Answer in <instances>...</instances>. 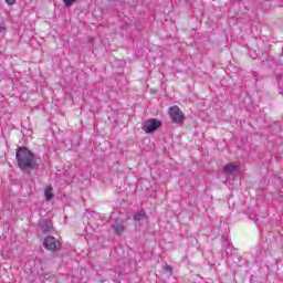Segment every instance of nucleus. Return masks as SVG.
<instances>
[{
  "label": "nucleus",
  "instance_id": "f257e3e1",
  "mask_svg": "<svg viewBox=\"0 0 283 283\" xmlns=\"http://www.w3.org/2000/svg\"><path fill=\"white\" fill-rule=\"evenodd\" d=\"M15 159L19 169H21V171H27V174L36 169V167H39V160H41L34 153L28 149V147H18Z\"/></svg>",
  "mask_w": 283,
  "mask_h": 283
},
{
  "label": "nucleus",
  "instance_id": "f03ea898",
  "mask_svg": "<svg viewBox=\"0 0 283 283\" xmlns=\"http://www.w3.org/2000/svg\"><path fill=\"white\" fill-rule=\"evenodd\" d=\"M44 249L48 251H52L56 253V251H61V242L56 240L54 237H46L43 242Z\"/></svg>",
  "mask_w": 283,
  "mask_h": 283
},
{
  "label": "nucleus",
  "instance_id": "7ed1b4c3",
  "mask_svg": "<svg viewBox=\"0 0 283 283\" xmlns=\"http://www.w3.org/2000/svg\"><path fill=\"white\" fill-rule=\"evenodd\" d=\"M159 127H163V122L156 118H150L144 123V132L146 134H154Z\"/></svg>",
  "mask_w": 283,
  "mask_h": 283
},
{
  "label": "nucleus",
  "instance_id": "20e7f679",
  "mask_svg": "<svg viewBox=\"0 0 283 283\" xmlns=\"http://www.w3.org/2000/svg\"><path fill=\"white\" fill-rule=\"evenodd\" d=\"M168 114L172 120V123H182L185 120V114L180 111V107L172 106L169 108Z\"/></svg>",
  "mask_w": 283,
  "mask_h": 283
},
{
  "label": "nucleus",
  "instance_id": "39448f33",
  "mask_svg": "<svg viewBox=\"0 0 283 283\" xmlns=\"http://www.w3.org/2000/svg\"><path fill=\"white\" fill-rule=\"evenodd\" d=\"M112 229L116 235H123L127 227L125 226V221L122 219H115L112 224Z\"/></svg>",
  "mask_w": 283,
  "mask_h": 283
},
{
  "label": "nucleus",
  "instance_id": "423d86ee",
  "mask_svg": "<svg viewBox=\"0 0 283 283\" xmlns=\"http://www.w3.org/2000/svg\"><path fill=\"white\" fill-rule=\"evenodd\" d=\"M52 221H42L40 223V230L42 231V233H50V231H52Z\"/></svg>",
  "mask_w": 283,
  "mask_h": 283
},
{
  "label": "nucleus",
  "instance_id": "0eeeda50",
  "mask_svg": "<svg viewBox=\"0 0 283 283\" xmlns=\"http://www.w3.org/2000/svg\"><path fill=\"white\" fill-rule=\"evenodd\" d=\"M223 171L226 174H235V171H240V168L237 165H234L233 163H230L223 167Z\"/></svg>",
  "mask_w": 283,
  "mask_h": 283
},
{
  "label": "nucleus",
  "instance_id": "6e6552de",
  "mask_svg": "<svg viewBox=\"0 0 283 283\" xmlns=\"http://www.w3.org/2000/svg\"><path fill=\"white\" fill-rule=\"evenodd\" d=\"M145 216H147V212H145V210H139L134 214V220L140 222V220H145Z\"/></svg>",
  "mask_w": 283,
  "mask_h": 283
},
{
  "label": "nucleus",
  "instance_id": "1a4fd4ad",
  "mask_svg": "<svg viewBox=\"0 0 283 283\" xmlns=\"http://www.w3.org/2000/svg\"><path fill=\"white\" fill-rule=\"evenodd\" d=\"M52 190H53L52 186H49L45 188L44 196L46 200H52V198H54V193H52Z\"/></svg>",
  "mask_w": 283,
  "mask_h": 283
},
{
  "label": "nucleus",
  "instance_id": "9d476101",
  "mask_svg": "<svg viewBox=\"0 0 283 283\" xmlns=\"http://www.w3.org/2000/svg\"><path fill=\"white\" fill-rule=\"evenodd\" d=\"M76 3V0H64L65 8H70Z\"/></svg>",
  "mask_w": 283,
  "mask_h": 283
},
{
  "label": "nucleus",
  "instance_id": "9b49d317",
  "mask_svg": "<svg viewBox=\"0 0 283 283\" xmlns=\"http://www.w3.org/2000/svg\"><path fill=\"white\" fill-rule=\"evenodd\" d=\"M6 3H8L9 6H14V3H17V0H6Z\"/></svg>",
  "mask_w": 283,
  "mask_h": 283
},
{
  "label": "nucleus",
  "instance_id": "f8f14e48",
  "mask_svg": "<svg viewBox=\"0 0 283 283\" xmlns=\"http://www.w3.org/2000/svg\"><path fill=\"white\" fill-rule=\"evenodd\" d=\"M6 32V25L0 24V34H4Z\"/></svg>",
  "mask_w": 283,
  "mask_h": 283
},
{
  "label": "nucleus",
  "instance_id": "ddd939ff",
  "mask_svg": "<svg viewBox=\"0 0 283 283\" xmlns=\"http://www.w3.org/2000/svg\"><path fill=\"white\" fill-rule=\"evenodd\" d=\"M166 270H167L168 273H171V271H174V270L171 269V266H167Z\"/></svg>",
  "mask_w": 283,
  "mask_h": 283
}]
</instances>
